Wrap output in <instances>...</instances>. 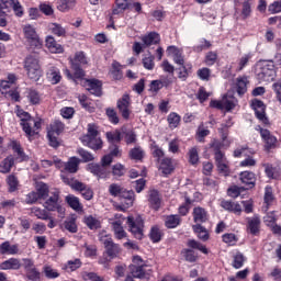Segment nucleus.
<instances>
[{
    "instance_id": "obj_1",
    "label": "nucleus",
    "mask_w": 281,
    "mask_h": 281,
    "mask_svg": "<svg viewBox=\"0 0 281 281\" xmlns=\"http://www.w3.org/2000/svg\"><path fill=\"white\" fill-rule=\"evenodd\" d=\"M16 117H19L20 120V126L23 131V133H25V136L27 137V139H32V137L38 135L41 126H42V122L41 120H34V117L32 116V114H30V112H26L25 110H23L21 108V105H15V111H14Z\"/></svg>"
},
{
    "instance_id": "obj_2",
    "label": "nucleus",
    "mask_w": 281,
    "mask_h": 281,
    "mask_svg": "<svg viewBox=\"0 0 281 281\" xmlns=\"http://www.w3.org/2000/svg\"><path fill=\"white\" fill-rule=\"evenodd\" d=\"M256 76L259 82H273L276 80V63L259 60L256 65Z\"/></svg>"
},
{
    "instance_id": "obj_3",
    "label": "nucleus",
    "mask_w": 281,
    "mask_h": 281,
    "mask_svg": "<svg viewBox=\"0 0 281 281\" xmlns=\"http://www.w3.org/2000/svg\"><path fill=\"white\" fill-rule=\"evenodd\" d=\"M187 247L181 250V256H183L184 260L187 262H196L199 260V254L194 251V249H198V251H201L202 254L209 255L210 250L205 245L201 244L200 241H196V239H189L187 241Z\"/></svg>"
},
{
    "instance_id": "obj_4",
    "label": "nucleus",
    "mask_w": 281,
    "mask_h": 281,
    "mask_svg": "<svg viewBox=\"0 0 281 281\" xmlns=\"http://www.w3.org/2000/svg\"><path fill=\"white\" fill-rule=\"evenodd\" d=\"M24 69L30 80H34V82H38V80H41V77L43 76V70H41V64L38 63V58H36L34 55H30L25 58Z\"/></svg>"
},
{
    "instance_id": "obj_5",
    "label": "nucleus",
    "mask_w": 281,
    "mask_h": 281,
    "mask_svg": "<svg viewBox=\"0 0 281 281\" xmlns=\"http://www.w3.org/2000/svg\"><path fill=\"white\" fill-rule=\"evenodd\" d=\"M126 225L128 227V232L136 238V240H143L145 222L142 215L127 216Z\"/></svg>"
},
{
    "instance_id": "obj_6",
    "label": "nucleus",
    "mask_w": 281,
    "mask_h": 281,
    "mask_svg": "<svg viewBox=\"0 0 281 281\" xmlns=\"http://www.w3.org/2000/svg\"><path fill=\"white\" fill-rule=\"evenodd\" d=\"M146 261L142 258V256L136 255L132 258V265H130L128 269L132 274V278H135L137 280H144L146 278Z\"/></svg>"
},
{
    "instance_id": "obj_7",
    "label": "nucleus",
    "mask_w": 281,
    "mask_h": 281,
    "mask_svg": "<svg viewBox=\"0 0 281 281\" xmlns=\"http://www.w3.org/2000/svg\"><path fill=\"white\" fill-rule=\"evenodd\" d=\"M60 201V192L55 191L53 192V196H49L45 203L44 207L47 212H57L59 214V218H65V206H63Z\"/></svg>"
},
{
    "instance_id": "obj_8",
    "label": "nucleus",
    "mask_w": 281,
    "mask_h": 281,
    "mask_svg": "<svg viewBox=\"0 0 281 281\" xmlns=\"http://www.w3.org/2000/svg\"><path fill=\"white\" fill-rule=\"evenodd\" d=\"M100 243H102L105 251L104 254L108 256L110 260H114V258H117L120 256V244L113 243V238L109 236H100L99 237Z\"/></svg>"
},
{
    "instance_id": "obj_9",
    "label": "nucleus",
    "mask_w": 281,
    "mask_h": 281,
    "mask_svg": "<svg viewBox=\"0 0 281 281\" xmlns=\"http://www.w3.org/2000/svg\"><path fill=\"white\" fill-rule=\"evenodd\" d=\"M256 131H259L262 142L265 143L266 153H271L273 148L278 146V137L271 134V131L262 128L260 125L257 126Z\"/></svg>"
},
{
    "instance_id": "obj_10",
    "label": "nucleus",
    "mask_w": 281,
    "mask_h": 281,
    "mask_svg": "<svg viewBox=\"0 0 281 281\" xmlns=\"http://www.w3.org/2000/svg\"><path fill=\"white\" fill-rule=\"evenodd\" d=\"M116 109L120 113V115L123 117V120H131V95L125 93L116 101Z\"/></svg>"
},
{
    "instance_id": "obj_11",
    "label": "nucleus",
    "mask_w": 281,
    "mask_h": 281,
    "mask_svg": "<svg viewBox=\"0 0 281 281\" xmlns=\"http://www.w3.org/2000/svg\"><path fill=\"white\" fill-rule=\"evenodd\" d=\"M251 109L255 111V115L262 124H269V117H267V105L262 100L254 99L251 101Z\"/></svg>"
},
{
    "instance_id": "obj_12",
    "label": "nucleus",
    "mask_w": 281,
    "mask_h": 281,
    "mask_svg": "<svg viewBox=\"0 0 281 281\" xmlns=\"http://www.w3.org/2000/svg\"><path fill=\"white\" fill-rule=\"evenodd\" d=\"M31 214H33V216H36L40 221H48V229H54V227H56L57 225L56 220H54V217L52 216L49 211H47V209L34 206L31 209Z\"/></svg>"
},
{
    "instance_id": "obj_13",
    "label": "nucleus",
    "mask_w": 281,
    "mask_h": 281,
    "mask_svg": "<svg viewBox=\"0 0 281 281\" xmlns=\"http://www.w3.org/2000/svg\"><path fill=\"white\" fill-rule=\"evenodd\" d=\"M88 171L97 177L98 181L100 179H111V169L109 167H104V165L91 162L88 165Z\"/></svg>"
},
{
    "instance_id": "obj_14",
    "label": "nucleus",
    "mask_w": 281,
    "mask_h": 281,
    "mask_svg": "<svg viewBox=\"0 0 281 281\" xmlns=\"http://www.w3.org/2000/svg\"><path fill=\"white\" fill-rule=\"evenodd\" d=\"M24 35L31 47H43V42L41 41V37H38L36 30L32 27V25L24 26Z\"/></svg>"
},
{
    "instance_id": "obj_15",
    "label": "nucleus",
    "mask_w": 281,
    "mask_h": 281,
    "mask_svg": "<svg viewBox=\"0 0 281 281\" xmlns=\"http://www.w3.org/2000/svg\"><path fill=\"white\" fill-rule=\"evenodd\" d=\"M246 232L250 236H258L260 234V216L254 215L252 217H246Z\"/></svg>"
},
{
    "instance_id": "obj_16",
    "label": "nucleus",
    "mask_w": 281,
    "mask_h": 281,
    "mask_svg": "<svg viewBox=\"0 0 281 281\" xmlns=\"http://www.w3.org/2000/svg\"><path fill=\"white\" fill-rule=\"evenodd\" d=\"M211 148L213 150L215 166L229 162V160H227V156H225V151L221 150V148H223V144L221 142L214 140L211 144Z\"/></svg>"
},
{
    "instance_id": "obj_17",
    "label": "nucleus",
    "mask_w": 281,
    "mask_h": 281,
    "mask_svg": "<svg viewBox=\"0 0 281 281\" xmlns=\"http://www.w3.org/2000/svg\"><path fill=\"white\" fill-rule=\"evenodd\" d=\"M239 181L243 183L245 190H254L256 188V173L254 171H241L239 173Z\"/></svg>"
},
{
    "instance_id": "obj_18",
    "label": "nucleus",
    "mask_w": 281,
    "mask_h": 281,
    "mask_svg": "<svg viewBox=\"0 0 281 281\" xmlns=\"http://www.w3.org/2000/svg\"><path fill=\"white\" fill-rule=\"evenodd\" d=\"M86 87H87V91H89V93H91V95L101 98L102 81H100V79H86Z\"/></svg>"
},
{
    "instance_id": "obj_19",
    "label": "nucleus",
    "mask_w": 281,
    "mask_h": 281,
    "mask_svg": "<svg viewBox=\"0 0 281 281\" xmlns=\"http://www.w3.org/2000/svg\"><path fill=\"white\" fill-rule=\"evenodd\" d=\"M149 207L155 210V212H159L161 207V195L157 189H151L148 191V199Z\"/></svg>"
},
{
    "instance_id": "obj_20",
    "label": "nucleus",
    "mask_w": 281,
    "mask_h": 281,
    "mask_svg": "<svg viewBox=\"0 0 281 281\" xmlns=\"http://www.w3.org/2000/svg\"><path fill=\"white\" fill-rule=\"evenodd\" d=\"M193 221L196 225L201 223H207L210 221V213L203 206H195L192 212Z\"/></svg>"
},
{
    "instance_id": "obj_21",
    "label": "nucleus",
    "mask_w": 281,
    "mask_h": 281,
    "mask_svg": "<svg viewBox=\"0 0 281 281\" xmlns=\"http://www.w3.org/2000/svg\"><path fill=\"white\" fill-rule=\"evenodd\" d=\"M167 54L168 56L173 57V63L176 65H186V59L183 57V50L175 45L167 47Z\"/></svg>"
},
{
    "instance_id": "obj_22",
    "label": "nucleus",
    "mask_w": 281,
    "mask_h": 281,
    "mask_svg": "<svg viewBox=\"0 0 281 281\" xmlns=\"http://www.w3.org/2000/svg\"><path fill=\"white\" fill-rule=\"evenodd\" d=\"M115 8L112 9V14L117 16V14H122V12H126V10H133V0H115Z\"/></svg>"
},
{
    "instance_id": "obj_23",
    "label": "nucleus",
    "mask_w": 281,
    "mask_h": 281,
    "mask_svg": "<svg viewBox=\"0 0 281 281\" xmlns=\"http://www.w3.org/2000/svg\"><path fill=\"white\" fill-rule=\"evenodd\" d=\"M145 47H150L151 45H159L161 43V35L157 32H149L140 38Z\"/></svg>"
},
{
    "instance_id": "obj_24",
    "label": "nucleus",
    "mask_w": 281,
    "mask_h": 281,
    "mask_svg": "<svg viewBox=\"0 0 281 281\" xmlns=\"http://www.w3.org/2000/svg\"><path fill=\"white\" fill-rule=\"evenodd\" d=\"M45 43L50 54H63L65 52L63 45L56 42V38L52 35L46 36Z\"/></svg>"
},
{
    "instance_id": "obj_25",
    "label": "nucleus",
    "mask_w": 281,
    "mask_h": 281,
    "mask_svg": "<svg viewBox=\"0 0 281 281\" xmlns=\"http://www.w3.org/2000/svg\"><path fill=\"white\" fill-rule=\"evenodd\" d=\"M80 158L72 156L64 164V170L69 172V175H76L80 170Z\"/></svg>"
},
{
    "instance_id": "obj_26",
    "label": "nucleus",
    "mask_w": 281,
    "mask_h": 281,
    "mask_svg": "<svg viewBox=\"0 0 281 281\" xmlns=\"http://www.w3.org/2000/svg\"><path fill=\"white\" fill-rule=\"evenodd\" d=\"M221 207H223V210H226V212H232L233 214H236L237 216H240V214H243V207L238 204V202L223 200L221 202Z\"/></svg>"
},
{
    "instance_id": "obj_27",
    "label": "nucleus",
    "mask_w": 281,
    "mask_h": 281,
    "mask_svg": "<svg viewBox=\"0 0 281 281\" xmlns=\"http://www.w3.org/2000/svg\"><path fill=\"white\" fill-rule=\"evenodd\" d=\"M276 200V196H273V189L271 187H266L265 189V196H263V206L261 207V211L267 214L269 212V207L273 205V201Z\"/></svg>"
},
{
    "instance_id": "obj_28",
    "label": "nucleus",
    "mask_w": 281,
    "mask_h": 281,
    "mask_svg": "<svg viewBox=\"0 0 281 281\" xmlns=\"http://www.w3.org/2000/svg\"><path fill=\"white\" fill-rule=\"evenodd\" d=\"M247 85H249L247 76H241L236 79L235 91L239 98H243V95L247 93Z\"/></svg>"
},
{
    "instance_id": "obj_29",
    "label": "nucleus",
    "mask_w": 281,
    "mask_h": 281,
    "mask_svg": "<svg viewBox=\"0 0 281 281\" xmlns=\"http://www.w3.org/2000/svg\"><path fill=\"white\" fill-rule=\"evenodd\" d=\"M1 256H16L19 254V245H11L10 241H3L0 245Z\"/></svg>"
},
{
    "instance_id": "obj_30",
    "label": "nucleus",
    "mask_w": 281,
    "mask_h": 281,
    "mask_svg": "<svg viewBox=\"0 0 281 281\" xmlns=\"http://www.w3.org/2000/svg\"><path fill=\"white\" fill-rule=\"evenodd\" d=\"M81 143L83 144V146H87L92 150H101L102 148V138L98 136L90 137V138L88 136L87 138H81Z\"/></svg>"
},
{
    "instance_id": "obj_31",
    "label": "nucleus",
    "mask_w": 281,
    "mask_h": 281,
    "mask_svg": "<svg viewBox=\"0 0 281 281\" xmlns=\"http://www.w3.org/2000/svg\"><path fill=\"white\" fill-rule=\"evenodd\" d=\"M14 168V156L9 155L0 162V173L10 175Z\"/></svg>"
},
{
    "instance_id": "obj_32",
    "label": "nucleus",
    "mask_w": 281,
    "mask_h": 281,
    "mask_svg": "<svg viewBox=\"0 0 281 281\" xmlns=\"http://www.w3.org/2000/svg\"><path fill=\"white\" fill-rule=\"evenodd\" d=\"M192 229L194 234H196L199 240H202V243H207V240H210V231H207L205 226L195 224L192 226Z\"/></svg>"
},
{
    "instance_id": "obj_33",
    "label": "nucleus",
    "mask_w": 281,
    "mask_h": 281,
    "mask_svg": "<svg viewBox=\"0 0 281 281\" xmlns=\"http://www.w3.org/2000/svg\"><path fill=\"white\" fill-rule=\"evenodd\" d=\"M1 271L14 270L19 271L21 269V261L16 258H10L0 263Z\"/></svg>"
},
{
    "instance_id": "obj_34",
    "label": "nucleus",
    "mask_w": 281,
    "mask_h": 281,
    "mask_svg": "<svg viewBox=\"0 0 281 281\" xmlns=\"http://www.w3.org/2000/svg\"><path fill=\"white\" fill-rule=\"evenodd\" d=\"M48 80L52 82V85H58L63 80V75H60V69L56 66H50L48 68V71L46 74Z\"/></svg>"
},
{
    "instance_id": "obj_35",
    "label": "nucleus",
    "mask_w": 281,
    "mask_h": 281,
    "mask_svg": "<svg viewBox=\"0 0 281 281\" xmlns=\"http://www.w3.org/2000/svg\"><path fill=\"white\" fill-rule=\"evenodd\" d=\"M10 146L13 153H15V155L18 156V159H20L21 161H27L29 157L19 140H12Z\"/></svg>"
},
{
    "instance_id": "obj_36",
    "label": "nucleus",
    "mask_w": 281,
    "mask_h": 281,
    "mask_svg": "<svg viewBox=\"0 0 281 281\" xmlns=\"http://www.w3.org/2000/svg\"><path fill=\"white\" fill-rule=\"evenodd\" d=\"M25 93L30 104L33 106L41 104V93L36 89L27 88Z\"/></svg>"
},
{
    "instance_id": "obj_37",
    "label": "nucleus",
    "mask_w": 281,
    "mask_h": 281,
    "mask_svg": "<svg viewBox=\"0 0 281 281\" xmlns=\"http://www.w3.org/2000/svg\"><path fill=\"white\" fill-rule=\"evenodd\" d=\"M119 199H123L126 207H133L135 203V191L123 189Z\"/></svg>"
},
{
    "instance_id": "obj_38",
    "label": "nucleus",
    "mask_w": 281,
    "mask_h": 281,
    "mask_svg": "<svg viewBox=\"0 0 281 281\" xmlns=\"http://www.w3.org/2000/svg\"><path fill=\"white\" fill-rule=\"evenodd\" d=\"M168 126L171 131H175V128H179L181 125V115L177 112H171L167 116Z\"/></svg>"
},
{
    "instance_id": "obj_39",
    "label": "nucleus",
    "mask_w": 281,
    "mask_h": 281,
    "mask_svg": "<svg viewBox=\"0 0 281 281\" xmlns=\"http://www.w3.org/2000/svg\"><path fill=\"white\" fill-rule=\"evenodd\" d=\"M158 164H160V170L162 175H172V171L175 170V166L172 165V158H162Z\"/></svg>"
},
{
    "instance_id": "obj_40",
    "label": "nucleus",
    "mask_w": 281,
    "mask_h": 281,
    "mask_svg": "<svg viewBox=\"0 0 281 281\" xmlns=\"http://www.w3.org/2000/svg\"><path fill=\"white\" fill-rule=\"evenodd\" d=\"M110 172L116 181H120V179H122V177L126 175V167L117 162L112 166V169Z\"/></svg>"
},
{
    "instance_id": "obj_41",
    "label": "nucleus",
    "mask_w": 281,
    "mask_h": 281,
    "mask_svg": "<svg viewBox=\"0 0 281 281\" xmlns=\"http://www.w3.org/2000/svg\"><path fill=\"white\" fill-rule=\"evenodd\" d=\"M65 201L71 210H75V212H82V203H80V199L78 196L70 194L65 198Z\"/></svg>"
},
{
    "instance_id": "obj_42",
    "label": "nucleus",
    "mask_w": 281,
    "mask_h": 281,
    "mask_svg": "<svg viewBox=\"0 0 281 281\" xmlns=\"http://www.w3.org/2000/svg\"><path fill=\"white\" fill-rule=\"evenodd\" d=\"M148 237L151 243H161V238H164V232L161 228H159L158 225H154L149 231Z\"/></svg>"
},
{
    "instance_id": "obj_43",
    "label": "nucleus",
    "mask_w": 281,
    "mask_h": 281,
    "mask_svg": "<svg viewBox=\"0 0 281 281\" xmlns=\"http://www.w3.org/2000/svg\"><path fill=\"white\" fill-rule=\"evenodd\" d=\"M76 3H78V0H58L57 10L59 12H69V10L76 8Z\"/></svg>"
},
{
    "instance_id": "obj_44",
    "label": "nucleus",
    "mask_w": 281,
    "mask_h": 281,
    "mask_svg": "<svg viewBox=\"0 0 281 281\" xmlns=\"http://www.w3.org/2000/svg\"><path fill=\"white\" fill-rule=\"evenodd\" d=\"M83 223L85 225H87L88 229H91V231L102 229V222L93 217V215H89L85 217Z\"/></svg>"
},
{
    "instance_id": "obj_45",
    "label": "nucleus",
    "mask_w": 281,
    "mask_h": 281,
    "mask_svg": "<svg viewBox=\"0 0 281 281\" xmlns=\"http://www.w3.org/2000/svg\"><path fill=\"white\" fill-rule=\"evenodd\" d=\"M65 131V123H63L60 120H55L50 123L49 125V131L50 135H60Z\"/></svg>"
},
{
    "instance_id": "obj_46",
    "label": "nucleus",
    "mask_w": 281,
    "mask_h": 281,
    "mask_svg": "<svg viewBox=\"0 0 281 281\" xmlns=\"http://www.w3.org/2000/svg\"><path fill=\"white\" fill-rule=\"evenodd\" d=\"M71 69L74 70V74L68 72V78L74 80V82H78V80H85V70L82 69V66H71Z\"/></svg>"
},
{
    "instance_id": "obj_47",
    "label": "nucleus",
    "mask_w": 281,
    "mask_h": 281,
    "mask_svg": "<svg viewBox=\"0 0 281 281\" xmlns=\"http://www.w3.org/2000/svg\"><path fill=\"white\" fill-rule=\"evenodd\" d=\"M76 192H80L81 196L86 199V201H91L93 199V189L87 186L85 182H81V187L75 189Z\"/></svg>"
},
{
    "instance_id": "obj_48",
    "label": "nucleus",
    "mask_w": 281,
    "mask_h": 281,
    "mask_svg": "<svg viewBox=\"0 0 281 281\" xmlns=\"http://www.w3.org/2000/svg\"><path fill=\"white\" fill-rule=\"evenodd\" d=\"M88 63L85 52H77L75 57L70 59V65L76 67H82V65H87Z\"/></svg>"
},
{
    "instance_id": "obj_49",
    "label": "nucleus",
    "mask_w": 281,
    "mask_h": 281,
    "mask_svg": "<svg viewBox=\"0 0 281 281\" xmlns=\"http://www.w3.org/2000/svg\"><path fill=\"white\" fill-rule=\"evenodd\" d=\"M110 74L113 80H122L124 78V72L122 71V64L114 61L112 64V69L110 70Z\"/></svg>"
},
{
    "instance_id": "obj_50",
    "label": "nucleus",
    "mask_w": 281,
    "mask_h": 281,
    "mask_svg": "<svg viewBox=\"0 0 281 281\" xmlns=\"http://www.w3.org/2000/svg\"><path fill=\"white\" fill-rule=\"evenodd\" d=\"M78 100L82 109H85L86 111H89V113H93L95 108H93V103H91V99H89L87 94H79Z\"/></svg>"
},
{
    "instance_id": "obj_51",
    "label": "nucleus",
    "mask_w": 281,
    "mask_h": 281,
    "mask_svg": "<svg viewBox=\"0 0 281 281\" xmlns=\"http://www.w3.org/2000/svg\"><path fill=\"white\" fill-rule=\"evenodd\" d=\"M181 67L179 68V72H178V78L180 80H188V78H190V75L192 74V65L190 63L184 64V65H180Z\"/></svg>"
},
{
    "instance_id": "obj_52",
    "label": "nucleus",
    "mask_w": 281,
    "mask_h": 281,
    "mask_svg": "<svg viewBox=\"0 0 281 281\" xmlns=\"http://www.w3.org/2000/svg\"><path fill=\"white\" fill-rule=\"evenodd\" d=\"M60 179H61L63 183H65L66 186H69V188H71V190H76L77 188L82 187V182H80L79 180H76V178H70L67 175H61Z\"/></svg>"
},
{
    "instance_id": "obj_53",
    "label": "nucleus",
    "mask_w": 281,
    "mask_h": 281,
    "mask_svg": "<svg viewBox=\"0 0 281 281\" xmlns=\"http://www.w3.org/2000/svg\"><path fill=\"white\" fill-rule=\"evenodd\" d=\"M9 192H16L19 190V177L15 173H11L5 179Z\"/></svg>"
},
{
    "instance_id": "obj_54",
    "label": "nucleus",
    "mask_w": 281,
    "mask_h": 281,
    "mask_svg": "<svg viewBox=\"0 0 281 281\" xmlns=\"http://www.w3.org/2000/svg\"><path fill=\"white\" fill-rule=\"evenodd\" d=\"M114 236L117 240H122V238H126V231H124V226L120 221H116L112 224Z\"/></svg>"
},
{
    "instance_id": "obj_55",
    "label": "nucleus",
    "mask_w": 281,
    "mask_h": 281,
    "mask_svg": "<svg viewBox=\"0 0 281 281\" xmlns=\"http://www.w3.org/2000/svg\"><path fill=\"white\" fill-rule=\"evenodd\" d=\"M222 243H225L228 247H236L238 244V236L234 233H225L222 235Z\"/></svg>"
},
{
    "instance_id": "obj_56",
    "label": "nucleus",
    "mask_w": 281,
    "mask_h": 281,
    "mask_svg": "<svg viewBox=\"0 0 281 281\" xmlns=\"http://www.w3.org/2000/svg\"><path fill=\"white\" fill-rule=\"evenodd\" d=\"M181 223V217L179 215H168L165 221V226L167 229H175V227H179Z\"/></svg>"
},
{
    "instance_id": "obj_57",
    "label": "nucleus",
    "mask_w": 281,
    "mask_h": 281,
    "mask_svg": "<svg viewBox=\"0 0 281 281\" xmlns=\"http://www.w3.org/2000/svg\"><path fill=\"white\" fill-rule=\"evenodd\" d=\"M245 255L243 252L238 251L233 256L232 267L233 269H243L245 266Z\"/></svg>"
},
{
    "instance_id": "obj_58",
    "label": "nucleus",
    "mask_w": 281,
    "mask_h": 281,
    "mask_svg": "<svg viewBox=\"0 0 281 281\" xmlns=\"http://www.w3.org/2000/svg\"><path fill=\"white\" fill-rule=\"evenodd\" d=\"M192 203H194V201H192L190 196L186 195L184 203L181 204L178 209L180 216H188V214H190V205H192Z\"/></svg>"
},
{
    "instance_id": "obj_59",
    "label": "nucleus",
    "mask_w": 281,
    "mask_h": 281,
    "mask_svg": "<svg viewBox=\"0 0 281 281\" xmlns=\"http://www.w3.org/2000/svg\"><path fill=\"white\" fill-rule=\"evenodd\" d=\"M105 136L108 142L112 145L120 144V142H122V132L119 130L114 132H106Z\"/></svg>"
},
{
    "instance_id": "obj_60",
    "label": "nucleus",
    "mask_w": 281,
    "mask_h": 281,
    "mask_svg": "<svg viewBox=\"0 0 281 281\" xmlns=\"http://www.w3.org/2000/svg\"><path fill=\"white\" fill-rule=\"evenodd\" d=\"M64 228L70 234H78V224L76 217H70L64 222Z\"/></svg>"
},
{
    "instance_id": "obj_61",
    "label": "nucleus",
    "mask_w": 281,
    "mask_h": 281,
    "mask_svg": "<svg viewBox=\"0 0 281 281\" xmlns=\"http://www.w3.org/2000/svg\"><path fill=\"white\" fill-rule=\"evenodd\" d=\"M251 0H245L241 3V19L243 21H247V19H249V16H251Z\"/></svg>"
},
{
    "instance_id": "obj_62",
    "label": "nucleus",
    "mask_w": 281,
    "mask_h": 281,
    "mask_svg": "<svg viewBox=\"0 0 281 281\" xmlns=\"http://www.w3.org/2000/svg\"><path fill=\"white\" fill-rule=\"evenodd\" d=\"M49 31L54 34V36H67V30L58 23H52L49 25Z\"/></svg>"
},
{
    "instance_id": "obj_63",
    "label": "nucleus",
    "mask_w": 281,
    "mask_h": 281,
    "mask_svg": "<svg viewBox=\"0 0 281 281\" xmlns=\"http://www.w3.org/2000/svg\"><path fill=\"white\" fill-rule=\"evenodd\" d=\"M3 93L7 100H11L12 102H21V92H19L18 89H10Z\"/></svg>"
},
{
    "instance_id": "obj_64",
    "label": "nucleus",
    "mask_w": 281,
    "mask_h": 281,
    "mask_svg": "<svg viewBox=\"0 0 281 281\" xmlns=\"http://www.w3.org/2000/svg\"><path fill=\"white\" fill-rule=\"evenodd\" d=\"M82 280L85 281H104V277L95 272H82Z\"/></svg>"
}]
</instances>
